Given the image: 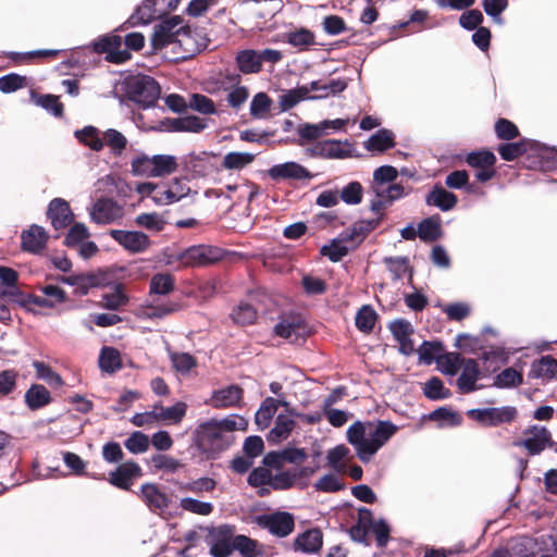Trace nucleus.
<instances>
[{"label":"nucleus","mask_w":557,"mask_h":557,"mask_svg":"<svg viewBox=\"0 0 557 557\" xmlns=\"http://www.w3.org/2000/svg\"><path fill=\"white\" fill-rule=\"evenodd\" d=\"M396 432L397 426L389 421H356L347 429L346 438L360 461L367 463Z\"/></svg>","instance_id":"1"},{"label":"nucleus","mask_w":557,"mask_h":557,"mask_svg":"<svg viewBox=\"0 0 557 557\" xmlns=\"http://www.w3.org/2000/svg\"><path fill=\"white\" fill-rule=\"evenodd\" d=\"M248 421L237 414H230L223 419H211L199 425L198 434L201 442L213 450H223L232 442L234 431H245Z\"/></svg>","instance_id":"2"},{"label":"nucleus","mask_w":557,"mask_h":557,"mask_svg":"<svg viewBox=\"0 0 557 557\" xmlns=\"http://www.w3.org/2000/svg\"><path fill=\"white\" fill-rule=\"evenodd\" d=\"M183 22L180 15H174L157 25L151 39L153 47L161 49L174 42L187 45L191 37Z\"/></svg>","instance_id":"3"},{"label":"nucleus","mask_w":557,"mask_h":557,"mask_svg":"<svg viewBox=\"0 0 557 557\" xmlns=\"http://www.w3.org/2000/svg\"><path fill=\"white\" fill-rule=\"evenodd\" d=\"M125 90L129 100L144 108L154 106L160 97L158 83L147 75L129 76L125 82Z\"/></svg>","instance_id":"4"},{"label":"nucleus","mask_w":557,"mask_h":557,"mask_svg":"<svg viewBox=\"0 0 557 557\" xmlns=\"http://www.w3.org/2000/svg\"><path fill=\"white\" fill-rule=\"evenodd\" d=\"M467 416L483 426H498L512 422L518 416V410L513 406L490 407L470 409L467 411Z\"/></svg>","instance_id":"5"},{"label":"nucleus","mask_w":557,"mask_h":557,"mask_svg":"<svg viewBox=\"0 0 557 557\" xmlns=\"http://www.w3.org/2000/svg\"><path fill=\"white\" fill-rule=\"evenodd\" d=\"M180 2L181 0H145L131 16V23L146 25L174 11Z\"/></svg>","instance_id":"6"},{"label":"nucleus","mask_w":557,"mask_h":557,"mask_svg":"<svg viewBox=\"0 0 557 557\" xmlns=\"http://www.w3.org/2000/svg\"><path fill=\"white\" fill-rule=\"evenodd\" d=\"M255 522L277 537L289 535L295 528L294 517L286 511L256 516Z\"/></svg>","instance_id":"7"},{"label":"nucleus","mask_w":557,"mask_h":557,"mask_svg":"<svg viewBox=\"0 0 557 557\" xmlns=\"http://www.w3.org/2000/svg\"><path fill=\"white\" fill-rule=\"evenodd\" d=\"M523 438L513 443L515 446L524 447L532 456L541 454L552 445V434L547 428L533 425L523 431Z\"/></svg>","instance_id":"8"},{"label":"nucleus","mask_w":557,"mask_h":557,"mask_svg":"<svg viewBox=\"0 0 557 557\" xmlns=\"http://www.w3.org/2000/svg\"><path fill=\"white\" fill-rule=\"evenodd\" d=\"M110 236L132 253L144 252L151 245L148 235L138 231L112 230Z\"/></svg>","instance_id":"9"},{"label":"nucleus","mask_w":557,"mask_h":557,"mask_svg":"<svg viewBox=\"0 0 557 557\" xmlns=\"http://www.w3.org/2000/svg\"><path fill=\"white\" fill-rule=\"evenodd\" d=\"M222 88L226 92V102L230 108L239 111L249 98V89L240 84V76L237 74L227 75L222 82Z\"/></svg>","instance_id":"10"},{"label":"nucleus","mask_w":557,"mask_h":557,"mask_svg":"<svg viewBox=\"0 0 557 557\" xmlns=\"http://www.w3.org/2000/svg\"><path fill=\"white\" fill-rule=\"evenodd\" d=\"M274 333L290 343H298L308 333L307 325L299 315H286L274 326Z\"/></svg>","instance_id":"11"},{"label":"nucleus","mask_w":557,"mask_h":557,"mask_svg":"<svg viewBox=\"0 0 557 557\" xmlns=\"http://www.w3.org/2000/svg\"><path fill=\"white\" fill-rule=\"evenodd\" d=\"M233 532L231 525H220L210 534V554L213 557H228L233 553Z\"/></svg>","instance_id":"12"},{"label":"nucleus","mask_w":557,"mask_h":557,"mask_svg":"<svg viewBox=\"0 0 557 557\" xmlns=\"http://www.w3.org/2000/svg\"><path fill=\"white\" fill-rule=\"evenodd\" d=\"M220 258L216 248L206 245L193 246L181 255V261L187 267H199L212 263Z\"/></svg>","instance_id":"13"},{"label":"nucleus","mask_w":557,"mask_h":557,"mask_svg":"<svg viewBox=\"0 0 557 557\" xmlns=\"http://www.w3.org/2000/svg\"><path fill=\"white\" fill-rule=\"evenodd\" d=\"M141 474L138 463L126 461L109 473V482L115 487L128 491L134 480L140 478Z\"/></svg>","instance_id":"14"},{"label":"nucleus","mask_w":557,"mask_h":557,"mask_svg":"<svg viewBox=\"0 0 557 557\" xmlns=\"http://www.w3.org/2000/svg\"><path fill=\"white\" fill-rule=\"evenodd\" d=\"M243 394L238 385H228L214 391L206 404L216 409L235 407L242 403Z\"/></svg>","instance_id":"15"},{"label":"nucleus","mask_w":557,"mask_h":557,"mask_svg":"<svg viewBox=\"0 0 557 557\" xmlns=\"http://www.w3.org/2000/svg\"><path fill=\"white\" fill-rule=\"evenodd\" d=\"M122 208L112 199L101 198L90 210V218L98 224H109L122 216Z\"/></svg>","instance_id":"16"},{"label":"nucleus","mask_w":557,"mask_h":557,"mask_svg":"<svg viewBox=\"0 0 557 557\" xmlns=\"http://www.w3.org/2000/svg\"><path fill=\"white\" fill-rule=\"evenodd\" d=\"M268 175L274 181L308 180L312 177L306 168L296 162L275 164L268 170Z\"/></svg>","instance_id":"17"},{"label":"nucleus","mask_w":557,"mask_h":557,"mask_svg":"<svg viewBox=\"0 0 557 557\" xmlns=\"http://www.w3.org/2000/svg\"><path fill=\"white\" fill-rule=\"evenodd\" d=\"M48 216L55 230L66 227L74 219L70 205L62 198L51 200L48 207Z\"/></svg>","instance_id":"18"},{"label":"nucleus","mask_w":557,"mask_h":557,"mask_svg":"<svg viewBox=\"0 0 557 557\" xmlns=\"http://www.w3.org/2000/svg\"><path fill=\"white\" fill-rule=\"evenodd\" d=\"M389 330L399 344L401 354L408 356L414 351V344L411 341L413 327L410 322L406 320H396L389 324Z\"/></svg>","instance_id":"19"},{"label":"nucleus","mask_w":557,"mask_h":557,"mask_svg":"<svg viewBox=\"0 0 557 557\" xmlns=\"http://www.w3.org/2000/svg\"><path fill=\"white\" fill-rule=\"evenodd\" d=\"M42 295H29L26 298L27 305L45 308H53L65 300V293L54 285H46L41 288Z\"/></svg>","instance_id":"20"},{"label":"nucleus","mask_w":557,"mask_h":557,"mask_svg":"<svg viewBox=\"0 0 557 557\" xmlns=\"http://www.w3.org/2000/svg\"><path fill=\"white\" fill-rule=\"evenodd\" d=\"M307 453L302 448H286L280 453L269 454L264 457V463L275 469L282 468L286 462L301 463L306 460Z\"/></svg>","instance_id":"21"},{"label":"nucleus","mask_w":557,"mask_h":557,"mask_svg":"<svg viewBox=\"0 0 557 557\" xmlns=\"http://www.w3.org/2000/svg\"><path fill=\"white\" fill-rule=\"evenodd\" d=\"M140 497L152 511L163 510L170 503L168 495L153 483H146L141 485Z\"/></svg>","instance_id":"22"},{"label":"nucleus","mask_w":557,"mask_h":557,"mask_svg":"<svg viewBox=\"0 0 557 557\" xmlns=\"http://www.w3.org/2000/svg\"><path fill=\"white\" fill-rule=\"evenodd\" d=\"M461 374L458 377L457 385L462 393H470L476 389V382L480 377L479 364L473 359L462 361Z\"/></svg>","instance_id":"23"},{"label":"nucleus","mask_w":557,"mask_h":557,"mask_svg":"<svg viewBox=\"0 0 557 557\" xmlns=\"http://www.w3.org/2000/svg\"><path fill=\"white\" fill-rule=\"evenodd\" d=\"M288 406L285 397L282 398H273L267 397L255 416L256 424L259 429L263 430L270 425V422L275 414L278 406Z\"/></svg>","instance_id":"24"},{"label":"nucleus","mask_w":557,"mask_h":557,"mask_svg":"<svg viewBox=\"0 0 557 557\" xmlns=\"http://www.w3.org/2000/svg\"><path fill=\"white\" fill-rule=\"evenodd\" d=\"M48 239V235L44 227L38 225L30 226L22 233V247L29 252H40Z\"/></svg>","instance_id":"25"},{"label":"nucleus","mask_w":557,"mask_h":557,"mask_svg":"<svg viewBox=\"0 0 557 557\" xmlns=\"http://www.w3.org/2000/svg\"><path fill=\"white\" fill-rule=\"evenodd\" d=\"M102 145L109 148L112 156L120 157L127 148L128 139L120 131L108 128L102 132Z\"/></svg>","instance_id":"26"},{"label":"nucleus","mask_w":557,"mask_h":557,"mask_svg":"<svg viewBox=\"0 0 557 557\" xmlns=\"http://www.w3.org/2000/svg\"><path fill=\"white\" fill-rule=\"evenodd\" d=\"M24 398L30 410H38L51 403L50 392L40 384H33L26 391Z\"/></svg>","instance_id":"27"},{"label":"nucleus","mask_w":557,"mask_h":557,"mask_svg":"<svg viewBox=\"0 0 557 557\" xmlns=\"http://www.w3.org/2000/svg\"><path fill=\"white\" fill-rule=\"evenodd\" d=\"M323 537L319 529H310L296 537V548L304 553H315L322 547Z\"/></svg>","instance_id":"28"},{"label":"nucleus","mask_w":557,"mask_h":557,"mask_svg":"<svg viewBox=\"0 0 557 557\" xmlns=\"http://www.w3.org/2000/svg\"><path fill=\"white\" fill-rule=\"evenodd\" d=\"M394 146V134L386 128L377 131L364 143V148L371 152H383Z\"/></svg>","instance_id":"29"},{"label":"nucleus","mask_w":557,"mask_h":557,"mask_svg":"<svg viewBox=\"0 0 557 557\" xmlns=\"http://www.w3.org/2000/svg\"><path fill=\"white\" fill-rule=\"evenodd\" d=\"M236 63L238 70L244 74L258 73L262 66L259 52L251 49L239 51L236 55Z\"/></svg>","instance_id":"30"},{"label":"nucleus","mask_w":557,"mask_h":557,"mask_svg":"<svg viewBox=\"0 0 557 557\" xmlns=\"http://www.w3.org/2000/svg\"><path fill=\"white\" fill-rule=\"evenodd\" d=\"M294 426L295 421L293 418L286 414H278L273 429L269 432L268 441L277 444L286 440Z\"/></svg>","instance_id":"31"},{"label":"nucleus","mask_w":557,"mask_h":557,"mask_svg":"<svg viewBox=\"0 0 557 557\" xmlns=\"http://www.w3.org/2000/svg\"><path fill=\"white\" fill-rule=\"evenodd\" d=\"M157 406L160 422L169 424L181 423L187 412V404L184 401H177L171 407H163L161 404H157Z\"/></svg>","instance_id":"32"},{"label":"nucleus","mask_w":557,"mask_h":557,"mask_svg":"<svg viewBox=\"0 0 557 557\" xmlns=\"http://www.w3.org/2000/svg\"><path fill=\"white\" fill-rule=\"evenodd\" d=\"M256 156L250 152L231 151L222 160V168L231 171H240L251 164Z\"/></svg>","instance_id":"33"},{"label":"nucleus","mask_w":557,"mask_h":557,"mask_svg":"<svg viewBox=\"0 0 557 557\" xmlns=\"http://www.w3.org/2000/svg\"><path fill=\"white\" fill-rule=\"evenodd\" d=\"M426 201L429 205L435 206L443 211L453 209L457 203V197L444 189L443 187H435L428 196Z\"/></svg>","instance_id":"34"},{"label":"nucleus","mask_w":557,"mask_h":557,"mask_svg":"<svg viewBox=\"0 0 557 557\" xmlns=\"http://www.w3.org/2000/svg\"><path fill=\"white\" fill-rule=\"evenodd\" d=\"M349 456V449L345 445H337L327 451V465L338 474H346V459Z\"/></svg>","instance_id":"35"},{"label":"nucleus","mask_w":557,"mask_h":557,"mask_svg":"<svg viewBox=\"0 0 557 557\" xmlns=\"http://www.w3.org/2000/svg\"><path fill=\"white\" fill-rule=\"evenodd\" d=\"M75 137L79 143L88 146L94 151H100L103 149L102 132L94 126H86L83 129L76 131Z\"/></svg>","instance_id":"36"},{"label":"nucleus","mask_w":557,"mask_h":557,"mask_svg":"<svg viewBox=\"0 0 557 557\" xmlns=\"http://www.w3.org/2000/svg\"><path fill=\"white\" fill-rule=\"evenodd\" d=\"M154 177H161L174 173L178 168L176 157L171 154L152 156Z\"/></svg>","instance_id":"37"},{"label":"nucleus","mask_w":557,"mask_h":557,"mask_svg":"<svg viewBox=\"0 0 557 557\" xmlns=\"http://www.w3.org/2000/svg\"><path fill=\"white\" fill-rule=\"evenodd\" d=\"M100 369L108 373H114L122 368L119 350L112 347H103L99 356Z\"/></svg>","instance_id":"38"},{"label":"nucleus","mask_w":557,"mask_h":557,"mask_svg":"<svg viewBox=\"0 0 557 557\" xmlns=\"http://www.w3.org/2000/svg\"><path fill=\"white\" fill-rule=\"evenodd\" d=\"M350 145L335 139H329L320 144V153L327 158H345L349 154Z\"/></svg>","instance_id":"39"},{"label":"nucleus","mask_w":557,"mask_h":557,"mask_svg":"<svg viewBox=\"0 0 557 557\" xmlns=\"http://www.w3.org/2000/svg\"><path fill=\"white\" fill-rule=\"evenodd\" d=\"M232 320L239 325H248L256 322L257 310L249 304L240 302L232 312Z\"/></svg>","instance_id":"40"},{"label":"nucleus","mask_w":557,"mask_h":557,"mask_svg":"<svg viewBox=\"0 0 557 557\" xmlns=\"http://www.w3.org/2000/svg\"><path fill=\"white\" fill-rule=\"evenodd\" d=\"M128 302V297L123 290L121 284L114 287L112 293L102 296V307L109 310H119Z\"/></svg>","instance_id":"41"},{"label":"nucleus","mask_w":557,"mask_h":557,"mask_svg":"<svg viewBox=\"0 0 557 557\" xmlns=\"http://www.w3.org/2000/svg\"><path fill=\"white\" fill-rule=\"evenodd\" d=\"M131 171L134 175L154 177L152 157L138 153L131 162Z\"/></svg>","instance_id":"42"},{"label":"nucleus","mask_w":557,"mask_h":557,"mask_svg":"<svg viewBox=\"0 0 557 557\" xmlns=\"http://www.w3.org/2000/svg\"><path fill=\"white\" fill-rule=\"evenodd\" d=\"M397 177V170L392 165H382L377 168L373 173L372 189L374 193L377 188H383L392 183Z\"/></svg>","instance_id":"43"},{"label":"nucleus","mask_w":557,"mask_h":557,"mask_svg":"<svg viewBox=\"0 0 557 557\" xmlns=\"http://www.w3.org/2000/svg\"><path fill=\"white\" fill-rule=\"evenodd\" d=\"M313 487L318 492L335 493L345 487L343 480L336 473H327L320 478Z\"/></svg>","instance_id":"44"},{"label":"nucleus","mask_w":557,"mask_h":557,"mask_svg":"<svg viewBox=\"0 0 557 557\" xmlns=\"http://www.w3.org/2000/svg\"><path fill=\"white\" fill-rule=\"evenodd\" d=\"M207 126L206 121L195 115H188L176 119L173 123V127L178 132H193L199 133Z\"/></svg>","instance_id":"45"},{"label":"nucleus","mask_w":557,"mask_h":557,"mask_svg":"<svg viewBox=\"0 0 557 557\" xmlns=\"http://www.w3.org/2000/svg\"><path fill=\"white\" fill-rule=\"evenodd\" d=\"M272 100L265 92H258L250 102V114L256 119H263L270 111Z\"/></svg>","instance_id":"46"},{"label":"nucleus","mask_w":557,"mask_h":557,"mask_svg":"<svg viewBox=\"0 0 557 557\" xmlns=\"http://www.w3.org/2000/svg\"><path fill=\"white\" fill-rule=\"evenodd\" d=\"M440 371L447 375H455L462 362L458 354H443L436 360Z\"/></svg>","instance_id":"47"},{"label":"nucleus","mask_w":557,"mask_h":557,"mask_svg":"<svg viewBox=\"0 0 557 557\" xmlns=\"http://www.w3.org/2000/svg\"><path fill=\"white\" fill-rule=\"evenodd\" d=\"M149 437L143 432L135 431L124 442L126 449L132 454H143L149 448Z\"/></svg>","instance_id":"48"},{"label":"nucleus","mask_w":557,"mask_h":557,"mask_svg":"<svg viewBox=\"0 0 557 557\" xmlns=\"http://www.w3.org/2000/svg\"><path fill=\"white\" fill-rule=\"evenodd\" d=\"M33 367L36 371V375L38 379L46 381L49 385L53 387H59L63 385L62 377L46 363L41 361H35L33 363Z\"/></svg>","instance_id":"49"},{"label":"nucleus","mask_w":557,"mask_h":557,"mask_svg":"<svg viewBox=\"0 0 557 557\" xmlns=\"http://www.w3.org/2000/svg\"><path fill=\"white\" fill-rule=\"evenodd\" d=\"M293 486H296L295 483V473H293L292 469L289 470H278L276 472H271V484L270 487L273 490H288Z\"/></svg>","instance_id":"50"},{"label":"nucleus","mask_w":557,"mask_h":557,"mask_svg":"<svg viewBox=\"0 0 557 557\" xmlns=\"http://www.w3.org/2000/svg\"><path fill=\"white\" fill-rule=\"evenodd\" d=\"M32 99L33 101L46 109L47 111L51 112L55 116H61L63 112V104L59 101V98L53 95H44L38 96L34 92H32Z\"/></svg>","instance_id":"51"},{"label":"nucleus","mask_w":557,"mask_h":557,"mask_svg":"<svg viewBox=\"0 0 557 557\" xmlns=\"http://www.w3.org/2000/svg\"><path fill=\"white\" fill-rule=\"evenodd\" d=\"M443 352V346L440 342H424L418 349L420 361L431 364Z\"/></svg>","instance_id":"52"},{"label":"nucleus","mask_w":557,"mask_h":557,"mask_svg":"<svg viewBox=\"0 0 557 557\" xmlns=\"http://www.w3.org/2000/svg\"><path fill=\"white\" fill-rule=\"evenodd\" d=\"M135 222L138 226L153 232L162 231L165 225L164 219L157 212L138 214Z\"/></svg>","instance_id":"53"},{"label":"nucleus","mask_w":557,"mask_h":557,"mask_svg":"<svg viewBox=\"0 0 557 557\" xmlns=\"http://www.w3.org/2000/svg\"><path fill=\"white\" fill-rule=\"evenodd\" d=\"M170 359L173 368L182 374L188 373L197 366L196 359L187 352H171Z\"/></svg>","instance_id":"54"},{"label":"nucleus","mask_w":557,"mask_h":557,"mask_svg":"<svg viewBox=\"0 0 557 557\" xmlns=\"http://www.w3.org/2000/svg\"><path fill=\"white\" fill-rule=\"evenodd\" d=\"M182 509L200 516H209L213 511V505L207 502H200L191 497L182 498L180 502Z\"/></svg>","instance_id":"55"},{"label":"nucleus","mask_w":557,"mask_h":557,"mask_svg":"<svg viewBox=\"0 0 557 557\" xmlns=\"http://www.w3.org/2000/svg\"><path fill=\"white\" fill-rule=\"evenodd\" d=\"M257 547V541L246 535L233 536V552L238 550L245 557H255L258 554Z\"/></svg>","instance_id":"56"},{"label":"nucleus","mask_w":557,"mask_h":557,"mask_svg":"<svg viewBox=\"0 0 557 557\" xmlns=\"http://www.w3.org/2000/svg\"><path fill=\"white\" fill-rule=\"evenodd\" d=\"M423 391L429 399H445L450 396L449 389L445 388L442 380L436 376L425 382Z\"/></svg>","instance_id":"57"},{"label":"nucleus","mask_w":557,"mask_h":557,"mask_svg":"<svg viewBox=\"0 0 557 557\" xmlns=\"http://www.w3.org/2000/svg\"><path fill=\"white\" fill-rule=\"evenodd\" d=\"M309 90L306 87L292 89L278 98V104L283 111L289 110L308 96Z\"/></svg>","instance_id":"58"},{"label":"nucleus","mask_w":557,"mask_h":557,"mask_svg":"<svg viewBox=\"0 0 557 557\" xmlns=\"http://www.w3.org/2000/svg\"><path fill=\"white\" fill-rule=\"evenodd\" d=\"M376 313L370 306H363L356 315V326L362 332H371L375 325Z\"/></svg>","instance_id":"59"},{"label":"nucleus","mask_w":557,"mask_h":557,"mask_svg":"<svg viewBox=\"0 0 557 557\" xmlns=\"http://www.w3.org/2000/svg\"><path fill=\"white\" fill-rule=\"evenodd\" d=\"M495 161L496 157L494 153L487 150L471 152L467 157V163L476 169L493 168Z\"/></svg>","instance_id":"60"},{"label":"nucleus","mask_w":557,"mask_h":557,"mask_svg":"<svg viewBox=\"0 0 557 557\" xmlns=\"http://www.w3.org/2000/svg\"><path fill=\"white\" fill-rule=\"evenodd\" d=\"M348 251L349 247L343 239H334L330 245H325L321 248V253L333 262L339 261Z\"/></svg>","instance_id":"61"},{"label":"nucleus","mask_w":557,"mask_h":557,"mask_svg":"<svg viewBox=\"0 0 557 557\" xmlns=\"http://www.w3.org/2000/svg\"><path fill=\"white\" fill-rule=\"evenodd\" d=\"M174 287V282L169 274H156L150 281V293L157 295H166Z\"/></svg>","instance_id":"62"},{"label":"nucleus","mask_w":557,"mask_h":557,"mask_svg":"<svg viewBox=\"0 0 557 557\" xmlns=\"http://www.w3.org/2000/svg\"><path fill=\"white\" fill-rule=\"evenodd\" d=\"M379 225V219L362 220L356 222L351 227L350 238L356 244H359L363 238Z\"/></svg>","instance_id":"63"},{"label":"nucleus","mask_w":557,"mask_h":557,"mask_svg":"<svg viewBox=\"0 0 557 557\" xmlns=\"http://www.w3.org/2000/svg\"><path fill=\"white\" fill-rule=\"evenodd\" d=\"M363 188L359 182H350L339 195V198L347 205H358L362 200Z\"/></svg>","instance_id":"64"}]
</instances>
